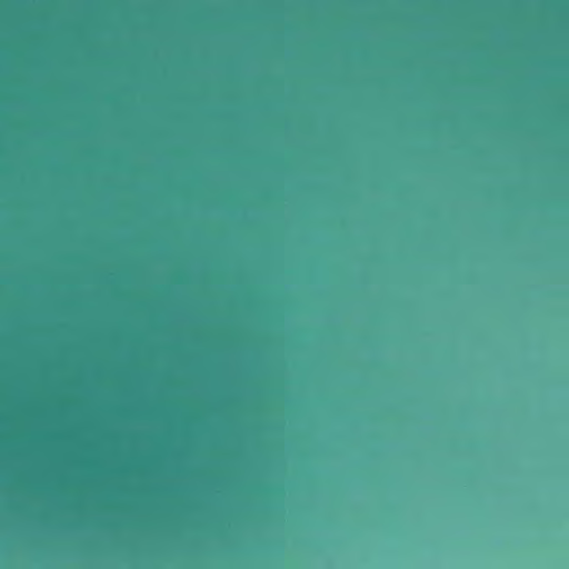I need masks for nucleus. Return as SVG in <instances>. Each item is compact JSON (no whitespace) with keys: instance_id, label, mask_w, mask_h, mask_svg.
I'll use <instances>...</instances> for the list:
<instances>
[{"instance_id":"1","label":"nucleus","mask_w":569,"mask_h":569,"mask_svg":"<svg viewBox=\"0 0 569 569\" xmlns=\"http://www.w3.org/2000/svg\"><path fill=\"white\" fill-rule=\"evenodd\" d=\"M33 99H34V89L30 88L29 89V103H30L29 123H30L31 129H32V124H33V112H32Z\"/></svg>"},{"instance_id":"2","label":"nucleus","mask_w":569,"mask_h":569,"mask_svg":"<svg viewBox=\"0 0 569 569\" xmlns=\"http://www.w3.org/2000/svg\"><path fill=\"white\" fill-rule=\"evenodd\" d=\"M33 160H30V168L32 169ZM32 173V170L30 171ZM32 178V174L30 176Z\"/></svg>"}]
</instances>
